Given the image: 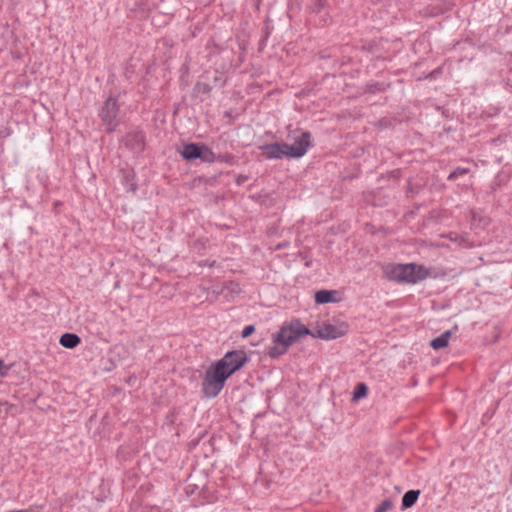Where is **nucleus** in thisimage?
<instances>
[{
  "mask_svg": "<svg viewBox=\"0 0 512 512\" xmlns=\"http://www.w3.org/2000/svg\"><path fill=\"white\" fill-rule=\"evenodd\" d=\"M349 326L345 322L323 323L316 330H310L299 320H293L285 323L272 335L273 346L268 349V356L277 359L284 355L289 347L298 341L301 337L311 335L313 338L323 340H332L344 336L348 332Z\"/></svg>",
  "mask_w": 512,
  "mask_h": 512,
  "instance_id": "f257e3e1",
  "label": "nucleus"
},
{
  "mask_svg": "<svg viewBox=\"0 0 512 512\" xmlns=\"http://www.w3.org/2000/svg\"><path fill=\"white\" fill-rule=\"evenodd\" d=\"M249 362L244 350H231L222 358L210 365L202 380V393L206 398H215L224 388L230 376L239 371Z\"/></svg>",
  "mask_w": 512,
  "mask_h": 512,
  "instance_id": "f03ea898",
  "label": "nucleus"
},
{
  "mask_svg": "<svg viewBox=\"0 0 512 512\" xmlns=\"http://www.w3.org/2000/svg\"><path fill=\"white\" fill-rule=\"evenodd\" d=\"M390 280L399 283L415 284L429 276L427 268L415 263L390 265L385 268Z\"/></svg>",
  "mask_w": 512,
  "mask_h": 512,
  "instance_id": "7ed1b4c3",
  "label": "nucleus"
},
{
  "mask_svg": "<svg viewBox=\"0 0 512 512\" xmlns=\"http://www.w3.org/2000/svg\"><path fill=\"white\" fill-rule=\"evenodd\" d=\"M118 98L119 95L109 96L104 101L98 114L107 133L115 132L121 121V110Z\"/></svg>",
  "mask_w": 512,
  "mask_h": 512,
  "instance_id": "20e7f679",
  "label": "nucleus"
},
{
  "mask_svg": "<svg viewBox=\"0 0 512 512\" xmlns=\"http://www.w3.org/2000/svg\"><path fill=\"white\" fill-rule=\"evenodd\" d=\"M180 154L188 162L200 159L204 163H213L216 160L214 152L204 143L185 144Z\"/></svg>",
  "mask_w": 512,
  "mask_h": 512,
  "instance_id": "39448f33",
  "label": "nucleus"
},
{
  "mask_svg": "<svg viewBox=\"0 0 512 512\" xmlns=\"http://www.w3.org/2000/svg\"><path fill=\"white\" fill-rule=\"evenodd\" d=\"M311 137L310 132H302L300 136L295 138L292 145L287 144L285 148L288 151V158L297 159L303 157L311 146Z\"/></svg>",
  "mask_w": 512,
  "mask_h": 512,
  "instance_id": "423d86ee",
  "label": "nucleus"
},
{
  "mask_svg": "<svg viewBox=\"0 0 512 512\" xmlns=\"http://www.w3.org/2000/svg\"><path fill=\"white\" fill-rule=\"evenodd\" d=\"M285 146L287 143L284 142H275L261 145L259 149L262 152V155L267 160H279L283 158H288V151Z\"/></svg>",
  "mask_w": 512,
  "mask_h": 512,
  "instance_id": "0eeeda50",
  "label": "nucleus"
},
{
  "mask_svg": "<svg viewBox=\"0 0 512 512\" xmlns=\"http://www.w3.org/2000/svg\"><path fill=\"white\" fill-rule=\"evenodd\" d=\"M126 146L132 151L140 153L145 148V134L142 130H133L125 136Z\"/></svg>",
  "mask_w": 512,
  "mask_h": 512,
  "instance_id": "6e6552de",
  "label": "nucleus"
},
{
  "mask_svg": "<svg viewBox=\"0 0 512 512\" xmlns=\"http://www.w3.org/2000/svg\"><path fill=\"white\" fill-rule=\"evenodd\" d=\"M338 292L336 290H319L315 294V303L318 305L327 304V303H335L337 302L336 295Z\"/></svg>",
  "mask_w": 512,
  "mask_h": 512,
  "instance_id": "1a4fd4ad",
  "label": "nucleus"
},
{
  "mask_svg": "<svg viewBox=\"0 0 512 512\" xmlns=\"http://www.w3.org/2000/svg\"><path fill=\"white\" fill-rule=\"evenodd\" d=\"M81 342V338L75 333H64L60 336L59 343L64 348L73 349Z\"/></svg>",
  "mask_w": 512,
  "mask_h": 512,
  "instance_id": "9d476101",
  "label": "nucleus"
},
{
  "mask_svg": "<svg viewBox=\"0 0 512 512\" xmlns=\"http://www.w3.org/2000/svg\"><path fill=\"white\" fill-rule=\"evenodd\" d=\"M420 493L421 491L418 489L408 490L402 497L401 510L403 511L414 506L420 496Z\"/></svg>",
  "mask_w": 512,
  "mask_h": 512,
  "instance_id": "9b49d317",
  "label": "nucleus"
},
{
  "mask_svg": "<svg viewBox=\"0 0 512 512\" xmlns=\"http://www.w3.org/2000/svg\"><path fill=\"white\" fill-rule=\"evenodd\" d=\"M134 172L132 170L123 171L122 183L125 186L127 192L135 193L137 190V184L134 180Z\"/></svg>",
  "mask_w": 512,
  "mask_h": 512,
  "instance_id": "f8f14e48",
  "label": "nucleus"
},
{
  "mask_svg": "<svg viewBox=\"0 0 512 512\" xmlns=\"http://www.w3.org/2000/svg\"><path fill=\"white\" fill-rule=\"evenodd\" d=\"M450 337H451V331L447 330V331L443 332L441 335H439L438 337L434 338L430 342V346L434 350H439V349L445 348L449 343Z\"/></svg>",
  "mask_w": 512,
  "mask_h": 512,
  "instance_id": "ddd939ff",
  "label": "nucleus"
},
{
  "mask_svg": "<svg viewBox=\"0 0 512 512\" xmlns=\"http://www.w3.org/2000/svg\"><path fill=\"white\" fill-rule=\"evenodd\" d=\"M368 394V387L365 383L363 382H360L356 385L354 391H353V396H352V400L357 402L359 401L360 399L366 397Z\"/></svg>",
  "mask_w": 512,
  "mask_h": 512,
  "instance_id": "4468645a",
  "label": "nucleus"
},
{
  "mask_svg": "<svg viewBox=\"0 0 512 512\" xmlns=\"http://www.w3.org/2000/svg\"><path fill=\"white\" fill-rule=\"evenodd\" d=\"M212 90V86L205 82L198 81L194 86V91L197 94H209Z\"/></svg>",
  "mask_w": 512,
  "mask_h": 512,
  "instance_id": "2eb2a0df",
  "label": "nucleus"
},
{
  "mask_svg": "<svg viewBox=\"0 0 512 512\" xmlns=\"http://www.w3.org/2000/svg\"><path fill=\"white\" fill-rule=\"evenodd\" d=\"M469 173V169L468 168H463V167H457L456 169H454L448 176V180L449 181H454V180H457L460 176H463V175H466Z\"/></svg>",
  "mask_w": 512,
  "mask_h": 512,
  "instance_id": "dca6fc26",
  "label": "nucleus"
},
{
  "mask_svg": "<svg viewBox=\"0 0 512 512\" xmlns=\"http://www.w3.org/2000/svg\"><path fill=\"white\" fill-rule=\"evenodd\" d=\"M393 507V501L389 498L384 499L381 504L375 509V512H387Z\"/></svg>",
  "mask_w": 512,
  "mask_h": 512,
  "instance_id": "f3484780",
  "label": "nucleus"
},
{
  "mask_svg": "<svg viewBox=\"0 0 512 512\" xmlns=\"http://www.w3.org/2000/svg\"><path fill=\"white\" fill-rule=\"evenodd\" d=\"M215 161L232 165V164H234L235 159H234L233 155L225 153V154H219L218 156H216Z\"/></svg>",
  "mask_w": 512,
  "mask_h": 512,
  "instance_id": "a211bd4d",
  "label": "nucleus"
},
{
  "mask_svg": "<svg viewBox=\"0 0 512 512\" xmlns=\"http://www.w3.org/2000/svg\"><path fill=\"white\" fill-rule=\"evenodd\" d=\"M327 4V0H316L312 6V11L320 13Z\"/></svg>",
  "mask_w": 512,
  "mask_h": 512,
  "instance_id": "6ab92c4d",
  "label": "nucleus"
},
{
  "mask_svg": "<svg viewBox=\"0 0 512 512\" xmlns=\"http://www.w3.org/2000/svg\"><path fill=\"white\" fill-rule=\"evenodd\" d=\"M255 332V326L254 325H247L244 327V329L241 332L242 338H248L250 335H252Z\"/></svg>",
  "mask_w": 512,
  "mask_h": 512,
  "instance_id": "aec40b11",
  "label": "nucleus"
},
{
  "mask_svg": "<svg viewBox=\"0 0 512 512\" xmlns=\"http://www.w3.org/2000/svg\"><path fill=\"white\" fill-rule=\"evenodd\" d=\"M249 177L247 175H243V174H239L237 177H236V184L237 185H243L246 181H248Z\"/></svg>",
  "mask_w": 512,
  "mask_h": 512,
  "instance_id": "412c9836",
  "label": "nucleus"
},
{
  "mask_svg": "<svg viewBox=\"0 0 512 512\" xmlns=\"http://www.w3.org/2000/svg\"><path fill=\"white\" fill-rule=\"evenodd\" d=\"M383 89L379 86V84L370 85L368 87V91L371 93H375L377 91H382Z\"/></svg>",
  "mask_w": 512,
  "mask_h": 512,
  "instance_id": "4be33fe9",
  "label": "nucleus"
},
{
  "mask_svg": "<svg viewBox=\"0 0 512 512\" xmlns=\"http://www.w3.org/2000/svg\"><path fill=\"white\" fill-rule=\"evenodd\" d=\"M269 35H270V31H269V28L267 27L266 30H265V33H264V37L261 40V45H265Z\"/></svg>",
  "mask_w": 512,
  "mask_h": 512,
  "instance_id": "5701e85b",
  "label": "nucleus"
},
{
  "mask_svg": "<svg viewBox=\"0 0 512 512\" xmlns=\"http://www.w3.org/2000/svg\"><path fill=\"white\" fill-rule=\"evenodd\" d=\"M214 82H215V85H218L220 87L224 85V81L222 80L221 77H217L216 76L215 79H214Z\"/></svg>",
  "mask_w": 512,
  "mask_h": 512,
  "instance_id": "b1692460",
  "label": "nucleus"
},
{
  "mask_svg": "<svg viewBox=\"0 0 512 512\" xmlns=\"http://www.w3.org/2000/svg\"><path fill=\"white\" fill-rule=\"evenodd\" d=\"M499 186V183L495 180L493 181V183L491 184V189L493 191H496L497 187Z\"/></svg>",
  "mask_w": 512,
  "mask_h": 512,
  "instance_id": "393cba45",
  "label": "nucleus"
},
{
  "mask_svg": "<svg viewBox=\"0 0 512 512\" xmlns=\"http://www.w3.org/2000/svg\"><path fill=\"white\" fill-rule=\"evenodd\" d=\"M413 192H414V191H413V187H412V185H411L410 183H408V187H407V195H408L409 193H413Z\"/></svg>",
  "mask_w": 512,
  "mask_h": 512,
  "instance_id": "a878e982",
  "label": "nucleus"
}]
</instances>
